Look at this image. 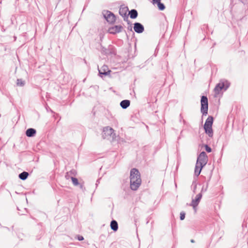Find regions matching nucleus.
Masks as SVG:
<instances>
[{
    "instance_id": "nucleus-1",
    "label": "nucleus",
    "mask_w": 248,
    "mask_h": 248,
    "mask_svg": "<svg viewBox=\"0 0 248 248\" xmlns=\"http://www.w3.org/2000/svg\"><path fill=\"white\" fill-rule=\"evenodd\" d=\"M130 187L133 190H136L140 186L141 182L139 170L133 169L130 171Z\"/></svg>"
},
{
    "instance_id": "nucleus-2",
    "label": "nucleus",
    "mask_w": 248,
    "mask_h": 248,
    "mask_svg": "<svg viewBox=\"0 0 248 248\" xmlns=\"http://www.w3.org/2000/svg\"><path fill=\"white\" fill-rule=\"evenodd\" d=\"M229 86V83L227 81H221L218 83L214 89V93L215 96H217L221 93V91L224 90H226Z\"/></svg>"
},
{
    "instance_id": "nucleus-3",
    "label": "nucleus",
    "mask_w": 248,
    "mask_h": 248,
    "mask_svg": "<svg viewBox=\"0 0 248 248\" xmlns=\"http://www.w3.org/2000/svg\"><path fill=\"white\" fill-rule=\"evenodd\" d=\"M213 123V117L209 116L206 119L204 125V129L205 130V133L210 137H212L213 135L212 129Z\"/></svg>"
},
{
    "instance_id": "nucleus-4",
    "label": "nucleus",
    "mask_w": 248,
    "mask_h": 248,
    "mask_svg": "<svg viewBox=\"0 0 248 248\" xmlns=\"http://www.w3.org/2000/svg\"><path fill=\"white\" fill-rule=\"evenodd\" d=\"M208 162V156L204 152H202L198 156L197 164L203 167Z\"/></svg>"
},
{
    "instance_id": "nucleus-5",
    "label": "nucleus",
    "mask_w": 248,
    "mask_h": 248,
    "mask_svg": "<svg viewBox=\"0 0 248 248\" xmlns=\"http://www.w3.org/2000/svg\"><path fill=\"white\" fill-rule=\"evenodd\" d=\"M201 111L204 114H206L208 111V99L207 97L202 96L201 98Z\"/></svg>"
},
{
    "instance_id": "nucleus-6",
    "label": "nucleus",
    "mask_w": 248,
    "mask_h": 248,
    "mask_svg": "<svg viewBox=\"0 0 248 248\" xmlns=\"http://www.w3.org/2000/svg\"><path fill=\"white\" fill-rule=\"evenodd\" d=\"M103 15L105 19L110 23H113L115 21L116 18L114 15L108 11H104Z\"/></svg>"
},
{
    "instance_id": "nucleus-7",
    "label": "nucleus",
    "mask_w": 248,
    "mask_h": 248,
    "mask_svg": "<svg viewBox=\"0 0 248 248\" xmlns=\"http://www.w3.org/2000/svg\"><path fill=\"white\" fill-rule=\"evenodd\" d=\"M202 197V194L201 193L198 194V195H196L195 199H193L192 200V202L190 204V205L193 207V208L194 209L195 212H196V207L199 204Z\"/></svg>"
},
{
    "instance_id": "nucleus-8",
    "label": "nucleus",
    "mask_w": 248,
    "mask_h": 248,
    "mask_svg": "<svg viewBox=\"0 0 248 248\" xmlns=\"http://www.w3.org/2000/svg\"><path fill=\"white\" fill-rule=\"evenodd\" d=\"M111 71L109 70L108 67L107 65H103L100 69H99V73L101 77H103V75H108L110 74Z\"/></svg>"
},
{
    "instance_id": "nucleus-9",
    "label": "nucleus",
    "mask_w": 248,
    "mask_h": 248,
    "mask_svg": "<svg viewBox=\"0 0 248 248\" xmlns=\"http://www.w3.org/2000/svg\"><path fill=\"white\" fill-rule=\"evenodd\" d=\"M122 29L123 27L122 26L116 25L109 28L108 30V31L111 34H115L120 32Z\"/></svg>"
},
{
    "instance_id": "nucleus-10",
    "label": "nucleus",
    "mask_w": 248,
    "mask_h": 248,
    "mask_svg": "<svg viewBox=\"0 0 248 248\" xmlns=\"http://www.w3.org/2000/svg\"><path fill=\"white\" fill-rule=\"evenodd\" d=\"M134 30L137 33H141L144 31V27L140 23H136L134 24Z\"/></svg>"
},
{
    "instance_id": "nucleus-11",
    "label": "nucleus",
    "mask_w": 248,
    "mask_h": 248,
    "mask_svg": "<svg viewBox=\"0 0 248 248\" xmlns=\"http://www.w3.org/2000/svg\"><path fill=\"white\" fill-rule=\"evenodd\" d=\"M128 11V9L127 7L121 6L119 10V14L123 17H125L127 16Z\"/></svg>"
},
{
    "instance_id": "nucleus-12",
    "label": "nucleus",
    "mask_w": 248,
    "mask_h": 248,
    "mask_svg": "<svg viewBox=\"0 0 248 248\" xmlns=\"http://www.w3.org/2000/svg\"><path fill=\"white\" fill-rule=\"evenodd\" d=\"M36 131L35 129L33 128H29L26 131V134L28 137H32L34 135Z\"/></svg>"
},
{
    "instance_id": "nucleus-13",
    "label": "nucleus",
    "mask_w": 248,
    "mask_h": 248,
    "mask_svg": "<svg viewBox=\"0 0 248 248\" xmlns=\"http://www.w3.org/2000/svg\"><path fill=\"white\" fill-rule=\"evenodd\" d=\"M203 167H202L201 166L199 165V164H197L196 163L195 169V174L198 176L200 175L202 169Z\"/></svg>"
},
{
    "instance_id": "nucleus-14",
    "label": "nucleus",
    "mask_w": 248,
    "mask_h": 248,
    "mask_svg": "<svg viewBox=\"0 0 248 248\" xmlns=\"http://www.w3.org/2000/svg\"><path fill=\"white\" fill-rule=\"evenodd\" d=\"M120 105L123 108H126L130 105V101L128 100H123L121 102Z\"/></svg>"
},
{
    "instance_id": "nucleus-15",
    "label": "nucleus",
    "mask_w": 248,
    "mask_h": 248,
    "mask_svg": "<svg viewBox=\"0 0 248 248\" xmlns=\"http://www.w3.org/2000/svg\"><path fill=\"white\" fill-rule=\"evenodd\" d=\"M111 228L114 231L118 230V224L115 220H112L110 223Z\"/></svg>"
},
{
    "instance_id": "nucleus-16",
    "label": "nucleus",
    "mask_w": 248,
    "mask_h": 248,
    "mask_svg": "<svg viewBox=\"0 0 248 248\" xmlns=\"http://www.w3.org/2000/svg\"><path fill=\"white\" fill-rule=\"evenodd\" d=\"M129 14L130 15V16L131 18H135L137 17L138 13L136 10H132L129 12Z\"/></svg>"
},
{
    "instance_id": "nucleus-17",
    "label": "nucleus",
    "mask_w": 248,
    "mask_h": 248,
    "mask_svg": "<svg viewBox=\"0 0 248 248\" xmlns=\"http://www.w3.org/2000/svg\"><path fill=\"white\" fill-rule=\"evenodd\" d=\"M113 129L109 127H106L104 128L103 132L105 133V134L107 133L108 135H111L113 133Z\"/></svg>"
},
{
    "instance_id": "nucleus-18",
    "label": "nucleus",
    "mask_w": 248,
    "mask_h": 248,
    "mask_svg": "<svg viewBox=\"0 0 248 248\" xmlns=\"http://www.w3.org/2000/svg\"><path fill=\"white\" fill-rule=\"evenodd\" d=\"M28 175L29 174L28 172L24 171L19 175V177L22 180H25L27 178Z\"/></svg>"
},
{
    "instance_id": "nucleus-19",
    "label": "nucleus",
    "mask_w": 248,
    "mask_h": 248,
    "mask_svg": "<svg viewBox=\"0 0 248 248\" xmlns=\"http://www.w3.org/2000/svg\"><path fill=\"white\" fill-rule=\"evenodd\" d=\"M207 183L205 182V181H204L202 183V188L201 192H204L205 191L207 190Z\"/></svg>"
},
{
    "instance_id": "nucleus-20",
    "label": "nucleus",
    "mask_w": 248,
    "mask_h": 248,
    "mask_svg": "<svg viewBox=\"0 0 248 248\" xmlns=\"http://www.w3.org/2000/svg\"><path fill=\"white\" fill-rule=\"evenodd\" d=\"M17 85L18 86H22L24 85V81L21 79L17 80Z\"/></svg>"
},
{
    "instance_id": "nucleus-21",
    "label": "nucleus",
    "mask_w": 248,
    "mask_h": 248,
    "mask_svg": "<svg viewBox=\"0 0 248 248\" xmlns=\"http://www.w3.org/2000/svg\"><path fill=\"white\" fill-rule=\"evenodd\" d=\"M71 179L74 185L77 186L78 184V180L77 178L72 177Z\"/></svg>"
},
{
    "instance_id": "nucleus-22",
    "label": "nucleus",
    "mask_w": 248,
    "mask_h": 248,
    "mask_svg": "<svg viewBox=\"0 0 248 248\" xmlns=\"http://www.w3.org/2000/svg\"><path fill=\"white\" fill-rule=\"evenodd\" d=\"M157 6L158 8L160 10H163L165 9L164 5L163 3H161V2L157 4Z\"/></svg>"
},
{
    "instance_id": "nucleus-23",
    "label": "nucleus",
    "mask_w": 248,
    "mask_h": 248,
    "mask_svg": "<svg viewBox=\"0 0 248 248\" xmlns=\"http://www.w3.org/2000/svg\"><path fill=\"white\" fill-rule=\"evenodd\" d=\"M204 147H205V150H206L208 153H210V152H211V151H212V149H211V148L209 146H208L207 145H205L204 146Z\"/></svg>"
},
{
    "instance_id": "nucleus-24",
    "label": "nucleus",
    "mask_w": 248,
    "mask_h": 248,
    "mask_svg": "<svg viewBox=\"0 0 248 248\" xmlns=\"http://www.w3.org/2000/svg\"><path fill=\"white\" fill-rule=\"evenodd\" d=\"M185 217V213L184 212H181V213H180V219L181 220H183V219H184Z\"/></svg>"
},
{
    "instance_id": "nucleus-25",
    "label": "nucleus",
    "mask_w": 248,
    "mask_h": 248,
    "mask_svg": "<svg viewBox=\"0 0 248 248\" xmlns=\"http://www.w3.org/2000/svg\"><path fill=\"white\" fill-rule=\"evenodd\" d=\"M78 240L81 241L83 240V237L82 236L78 235Z\"/></svg>"
},
{
    "instance_id": "nucleus-26",
    "label": "nucleus",
    "mask_w": 248,
    "mask_h": 248,
    "mask_svg": "<svg viewBox=\"0 0 248 248\" xmlns=\"http://www.w3.org/2000/svg\"><path fill=\"white\" fill-rule=\"evenodd\" d=\"M154 3H157V4L160 2L161 0H153Z\"/></svg>"
}]
</instances>
